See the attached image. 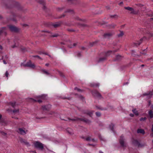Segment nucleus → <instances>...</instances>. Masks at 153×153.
Returning <instances> with one entry per match:
<instances>
[{"label": "nucleus", "mask_w": 153, "mask_h": 153, "mask_svg": "<svg viewBox=\"0 0 153 153\" xmlns=\"http://www.w3.org/2000/svg\"><path fill=\"white\" fill-rule=\"evenodd\" d=\"M2 48H3L2 46L1 45H0V49L2 50Z\"/></svg>", "instance_id": "nucleus-54"}, {"label": "nucleus", "mask_w": 153, "mask_h": 153, "mask_svg": "<svg viewBox=\"0 0 153 153\" xmlns=\"http://www.w3.org/2000/svg\"><path fill=\"white\" fill-rule=\"evenodd\" d=\"M85 140L87 141H91L93 142H96V140L94 139H91L90 137H83Z\"/></svg>", "instance_id": "nucleus-9"}, {"label": "nucleus", "mask_w": 153, "mask_h": 153, "mask_svg": "<svg viewBox=\"0 0 153 153\" xmlns=\"http://www.w3.org/2000/svg\"><path fill=\"white\" fill-rule=\"evenodd\" d=\"M60 24L59 23H58V22L56 24H54L53 25V26L54 27H57L59 26L60 25Z\"/></svg>", "instance_id": "nucleus-25"}, {"label": "nucleus", "mask_w": 153, "mask_h": 153, "mask_svg": "<svg viewBox=\"0 0 153 153\" xmlns=\"http://www.w3.org/2000/svg\"><path fill=\"white\" fill-rule=\"evenodd\" d=\"M3 63L4 64H7V63L6 62V61L4 60L3 61Z\"/></svg>", "instance_id": "nucleus-52"}, {"label": "nucleus", "mask_w": 153, "mask_h": 153, "mask_svg": "<svg viewBox=\"0 0 153 153\" xmlns=\"http://www.w3.org/2000/svg\"><path fill=\"white\" fill-rule=\"evenodd\" d=\"M37 101L39 103H40V102H42V101L40 100H37Z\"/></svg>", "instance_id": "nucleus-50"}, {"label": "nucleus", "mask_w": 153, "mask_h": 153, "mask_svg": "<svg viewBox=\"0 0 153 153\" xmlns=\"http://www.w3.org/2000/svg\"><path fill=\"white\" fill-rule=\"evenodd\" d=\"M33 57H38V58H39V59H40V58L38 56H34Z\"/></svg>", "instance_id": "nucleus-45"}, {"label": "nucleus", "mask_w": 153, "mask_h": 153, "mask_svg": "<svg viewBox=\"0 0 153 153\" xmlns=\"http://www.w3.org/2000/svg\"><path fill=\"white\" fill-rule=\"evenodd\" d=\"M1 115L0 114V119L1 118Z\"/></svg>", "instance_id": "nucleus-62"}, {"label": "nucleus", "mask_w": 153, "mask_h": 153, "mask_svg": "<svg viewBox=\"0 0 153 153\" xmlns=\"http://www.w3.org/2000/svg\"><path fill=\"white\" fill-rule=\"evenodd\" d=\"M123 32H121L120 34H118V36L119 37H121L123 36Z\"/></svg>", "instance_id": "nucleus-31"}, {"label": "nucleus", "mask_w": 153, "mask_h": 153, "mask_svg": "<svg viewBox=\"0 0 153 153\" xmlns=\"http://www.w3.org/2000/svg\"><path fill=\"white\" fill-rule=\"evenodd\" d=\"M92 94L93 95L95 96L98 97H100L101 96V94L97 91H94L92 92Z\"/></svg>", "instance_id": "nucleus-7"}, {"label": "nucleus", "mask_w": 153, "mask_h": 153, "mask_svg": "<svg viewBox=\"0 0 153 153\" xmlns=\"http://www.w3.org/2000/svg\"><path fill=\"white\" fill-rule=\"evenodd\" d=\"M42 71L43 72V73L47 75H49V73L47 71L45 70H43Z\"/></svg>", "instance_id": "nucleus-30"}, {"label": "nucleus", "mask_w": 153, "mask_h": 153, "mask_svg": "<svg viewBox=\"0 0 153 153\" xmlns=\"http://www.w3.org/2000/svg\"><path fill=\"white\" fill-rule=\"evenodd\" d=\"M51 106L50 105H45L42 106V109L44 110H48V109L51 107Z\"/></svg>", "instance_id": "nucleus-13"}, {"label": "nucleus", "mask_w": 153, "mask_h": 153, "mask_svg": "<svg viewBox=\"0 0 153 153\" xmlns=\"http://www.w3.org/2000/svg\"><path fill=\"white\" fill-rule=\"evenodd\" d=\"M68 119L69 121H71V120L75 121V120H77V119Z\"/></svg>", "instance_id": "nucleus-38"}, {"label": "nucleus", "mask_w": 153, "mask_h": 153, "mask_svg": "<svg viewBox=\"0 0 153 153\" xmlns=\"http://www.w3.org/2000/svg\"><path fill=\"white\" fill-rule=\"evenodd\" d=\"M99 153H103L102 151H100V152H99Z\"/></svg>", "instance_id": "nucleus-61"}, {"label": "nucleus", "mask_w": 153, "mask_h": 153, "mask_svg": "<svg viewBox=\"0 0 153 153\" xmlns=\"http://www.w3.org/2000/svg\"><path fill=\"white\" fill-rule=\"evenodd\" d=\"M16 47H17V46L16 45H15L12 46V48H15Z\"/></svg>", "instance_id": "nucleus-47"}, {"label": "nucleus", "mask_w": 153, "mask_h": 153, "mask_svg": "<svg viewBox=\"0 0 153 153\" xmlns=\"http://www.w3.org/2000/svg\"><path fill=\"white\" fill-rule=\"evenodd\" d=\"M133 143L135 146L139 147H142L146 145V143H140L137 140H134L133 141Z\"/></svg>", "instance_id": "nucleus-3"}, {"label": "nucleus", "mask_w": 153, "mask_h": 153, "mask_svg": "<svg viewBox=\"0 0 153 153\" xmlns=\"http://www.w3.org/2000/svg\"><path fill=\"white\" fill-rule=\"evenodd\" d=\"M132 112L134 113L135 115L138 116L139 115L138 112L137 111L136 109H134L132 110Z\"/></svg>", "instance_id": "nucleus-17"}, {"label": "nucleus", "mask_w": 153, "mask_h": 153, "mask_svg": "<svg viewBox=\"0 0 153 153\" xmlns=\"http://www.w3.org/2000/svg\"><path fill=\"white\" fill-rule=\"evenodd\" d=\"M121 57V56L120 55H118L117 56V59H118L120 58Z\"/></svg>", "instance_id": "nucleus-43"}, {"label": "nucleus", "mask_w": 153, "mask_h": 153, "mask_svg": "<svg viewBox=\"0 0 153 153\" xmlns=\"http://www.w3.org/2000/svg\"><path fill=\"white\" fill-rule=\"evenodd\" d=\"M91 86L92 87H99V83H93L91 84Z\"/></svg>", "instance_id": "nucleus-24"}, {"label": "nucleus", "mask_w": 153, "mask_h": 153, "mask_svg": "<svg viewBox=\"0 0 153 153\" xmlns=\"http://www.w3.org/2000/svg\"><path fill=\"white\" fill-rule=\"evenodd\" d=\"M58 36V34L57 33L54 34L52 35V36L53 37H56L57 36Z\"/></svg>", "instance_id": "nucleus-35"}, {"label": "nucleus", "mask_w": 153, "mask_h": 153, "mask_svg": "<svg viewBox=\"0 0 153 153\" xmlns=\"http://www.w3.org/2000/svg\"><path fill=\"white\" fill-rule=\"evenodd\" d=\"M96 116L98 117H100V116L101 115V113L99 112H96Z\"/></svg>", "instance_id": "nucleus-28"}, {"label": "nucleus", "mask_w": 153, "mask_h": 153, "mask_svg": "<svg viewBox=\"0 0 153 153\" xmlns=\"http://www.w3.org/2000/svg\"><path fill=\"white\" fill-rule=\"evenodd\" d=\"M115 26V25L114 24H112L111 25V27L113 28Z\"/></svg>", "instance_id": "nucleus-40"}, {"label": "nucleus", "mask_w": 153, "mask_h": 153, "mask_svg": "<svg viewBox=\"0 0 153 153\" xmlns=\"http://www.w3.org/2000/svg\"><path fill=\"white\" fill-rule=\"evenodd\" d=\"M20 142H21V143H23L25 144L27 146H30L29 143H28L27 141L24 139H21L20 140Z\"/></svg>", "instance_id": "nucleus-10"}, {"label": "nucleus", "mask_w": 153, "mask_h": 153, "mask_svg": "<svg viewBox=\"0 0 153 153\" xmlns=\"http://www.w3.org/2000/svg\"><path fill=\"white\" fill-rule=\"evenodd\" d=\"M63 8L62 7L61 8H57V10L58 11H60L61 10H62L63 9Z\"/></svg>", "instance_id": "nucleus-36"}, {"label": "nucleus", "mask_w": 153, "mask_h": 153, "mask_svg": "<svg viewBox=\"0 0 153 153\" xmlns=\"http://www.w3.org/2000/svg\"><path fill=\"white\" fill-rule=\"evenodd\" d=\"M120 143L121 146L123 147H124L126 146V144L124 141V139L123 136H121L120 137Z\"/></svg>", "instance_id": "nucleus-4"}, {"label": "nucleus", "mask_w": 153, "mask_h": 153, "mask_svg": "<svg viewBox=\"0 0 153 153\" xmlns=\"http://www.w3.org/2000/svg\"><path fill=\"white\" fill-rule=\"evenodd\" d=\"M115 16H117L116 15H114L112 16V17H115Z\"/></svg>", "instance_id": "nucleus-58"}, {"label": "nucleus", "mask_w": 153, "mask_h": 153, "mask_svg": "<svg viewBox=\"0 0 153 153\" xmlns=\"http://www.w3.org/2000/svg\"><path fill=\"white\" fill-rule=\"evenodd\" d=\"M100 139L101 140H104L103 139V138H102V137H100Z\"/></svg>", "instance_id": "nucleus-57"}, {"label": "nucleus", "mask_w": 153, "mask_h": 153, "mask_svg": "<svg viewBox=\"0 0 153 153\" xmlns=\"http://www.w3.org/2000/svg\"><path fill=\"white\" fill-rule=\"evenodd\" d=\"M38 2L41 4H43L44 1V0H40L38 1Z\"/></svg>", "instance_id": "nucleus-34"}, {"label": "nucleus", "mask_w": 153, "mask_h": 153, "mask_svg": "<svg viewBox=\"0 0 153 153\" xmlns=\"http://www.w3.org/2000/svg\"><path fill=\"white\" fill-rule=\"evenodd\" d=\"M116 52V51H109L106 53V56H108L110 55V53H113L114 52Z\"/></svg>", "instance_id": "nucleus-18"}, {"label": "nucleus", "mask_w": 153, "mask_h": 153, "mask_svg": "<svg viewBox=\"0 0 153 153\" xmlns=\"http://www.w3.org/2000/svg\"><path fill=\"white\" fill-rule=\"evenodd\" d=\"M106 59V58L105 57H102L101 58H100L99 60V61H103L104 60H105Z\"/></svg>", "instance_id": "nucleus-32"}, {"label": "nucleus", "mask_w": 153, "mask_h": 153, "mask_svg": "<svg viewBox=\"0 0 153 153\" xmlns=\"http://www.w3.org/2000/svg\"><path fill=\"white\" fill-rule=\"evenodd\" d=\"M152 133H151L150 134V136L151 137H153V131H152Z\"/></svg>", "instance_id": "nucleus-46"}, {"label": "nucleus", "mask_w": 153, "mask_h": 153, "mask_svg": "<svg viewBox=\"0 0 153 153\" xmlns=\"http://www.w3.org/2000/svg\"><path fill=\"white\" fill-rule=\"evenodd\" d=\"M74 89L75 90H76L78 92H81L82 91V90H81V89H80L79 88H78L76 87L75 88H74Z\"/></svg>", "instance_id": "nucleus-29"}, {"label": "nucleus", "mask_w": 153, "mask_h": 153, "mask_svg": "<svg viewBox=\"0 0 153 153\" xmlns=\"http://www.w3.org/2000/svg\"><path fill=\"white\" fill-rule=\"evenodd\" d=\"M93 112V111H88L87 112V114L89 115L90 116H91Z\"/></svg>", "instance_id": "nucleus-27"}, {"label": "nucleus", "mask_w": 153, "mask_h": 153, "mask_svg": "<svg viewBox=\"0 0 153 153\" xmlns=\"http://www.w3.org/2000/svg\"><path fill=\"white\" fill-rule=\"evenodd\" d=\"M9 75L7 71L5 73V76L7 77H8V75Z\"/></svg>", "instance_id": "nucleus-37"}, {"label": "nucleus", "mask_w": 153, "mask_h": 153, "mask_svg": "<svg viewBox=\"0 0 153 153\" xmlns=\"http://www.w3.org/2000/svg\"><path fill=\"white\" fill-rule=\"evenodd\" d=\"M21 66L24 67H28L32 68H34L35 67V66L34 64H32L30 61H29L27 62L26 64L22 63Z\"/></svg>", "instance_id": "nucleus-2"}, {"label": "nucleus", "mask_w": 153, "mask_h": 153, "mask_svg": "<svg viewBox=\"0 0 153 153\" xmlns=\"http://www.w3.org/2000/svg\"><path fill=\"white\" fill-rule=\"evenodd\" d=\"M141 53L143 54V55H145L146 53V52H141Z\"/></svg>", "instance_id": "nucleus-51"}, {"label": "nucleus", "mask_w": 153, "mask_h": 153, "mask_svg": "<svg viewBox=\"0 0 153 153\" xmlns=\"http://www.w3.org/2000/svg\"><path fill=\"white\" fill-rule=\"evenodd\" d=\"M130 116L131 117H133L134 115L133 114H130Z\"/></svg>", "instance_id": "nucleus-49"}, {"label": "nucleus", "mask_w": 153, "mask_h": 153, "mask_svg": "<svg viewBox=\"0 0 153 153\" xmlns=\"http://www.w3.org/2000/svg\"><path fill=\"white\" fill-rule=\"evenodd\" d=\"M146 119V117H144V118L142 117L140 119L141 121L145 120Z\"/></svg>", "instance_id": "nucleus-33"}, {"label": "nucleus", "mask_w": 153, "mask_h": 153, "mask_svg": "<svg viewBox=\"0 0 153 153\" xmlns=\"http://www.w3.org/2000/svg\"><path fill=\"white\" fill-rule=\"evenodd\" d=\"M10 104L14 108L16 106L15 102H10Z\"/></svg>", "instance_id": "nucleus-23"}, {"label": "nucleus", "mask_w": 153, "mask_h": 153, "mask_svg": "<svg viewBox=\"0 0 153 153\" xmlns=\"http://www.w3.org/2000/svg\"><path fill=\"white\" fill-rule=\"evenodd\" d=\"M65 16V15L63 14L60 17H59L58 18H62V17H64V16Z\"/></svg>", "instance_id": "nucleus-44"}, {"label": "nucleus", "mask_w": 153, "mask_h": 153, "mask_svg": "<svg viewBox=\"0 0 153 153\" xmlns=\"http://www.w3.org/2000/svg\"><path fill=\"white\" fill-rule=\"evenodd\" d=\"M123 4V2H121L120 3H119V4L120 5L121 4Z\"/></svg>", "instance_id": "nucleus-56"}, {"label": "nucleus", "mask_w": 153, "mask_h": 153, "mask_svg": "<svg viewBox=\"0 0 153 153\" xmlns=\"http://www.w3.org/2000/svg\"><path fill=\"white\" fill-rule=\"evenodd\" d=\"M150 34V36H153V34L151 33V34Z\"/></svg>", "instance_id": "nucleus-60"}, {"label": "nucleus", "mask_w": 153, "mask_h": 153, "mask_svg": "<svg viewBox=\"0 0 153 153\" xmlns=\"http://www.w3.org/2000/svg\"><path fill=\"white\" fill-rule=\"evenodd\" d=\"M35 147L39 149L42 150L44 148L43 144L38 141H36L34 143Z\"/></svg>", "instance_id": "nucleus-1"}, {"label": "nucleus", "mask_w": 153, "mask_h": 153, "mask_svg": "<svg viewBox=\"0 0 153 153\" xmlns=\"http://www.w3.org/2000/svg\"><path fill=\"white\" fill-rule=\"evenodd\" d=\"M1 133L3 135H5L7 134L6 133H5L3 131L1 132Z\"/></svg>", "instance_id": "nucleus-39"}, {"label": "nucleus", "mask_w": 153, "mask_h": 153, "mask_svg": "<svg viewBox=\"0 0 153 153\" xmlns=\"http://www.w3.org/2000/svg\"><path fill=\"white\" fill-rule=\"evenodd\" d=\"M112 35V33H108L105 34L104 35V36L105 38H108Z\"/></svg>", "instance_id": "nucleus-12"}, {"label": "nucleus", "mask_w": 153, "mask_h": 153, "mask_svg": "<svg viewBox=\"0 0 153 153\" xmlns=\"http://www.w3.org/2000/svg\"><path fill=\"white\" fill-rule=\"evenodd\" d=\"M44 31V32H47V33H50V32H49L48 31Z\"/></svg>", "instance_id": "nucleus-59"}, {"label": "nucleus", "mask_w": 153, "mask_h": 153, "mask_svg": "<svg viewBox=\"0 0 153 153\" xmlns=\"http://www.w3.org/2000/svg\"><path fill=\"white\" fill-rule=\"evenodd\" d=\"M85 121L86 122V123H90V121L88 120H85Z\"/></svg>", "instance_id": "nucleus-41"}, {"label": "nucleus", "mask_w": 153, "mask_h": 153, "mask_svg": "<svg viewBox=\"0 0 153 153\" xmlns=\"http://www.w3.org/2000/svg\"><path fill=\"white\" fill-rule=\"evenodd\" d=\"M151 130L152 131H153V125H152Z\"/></svg>", "instance_id": "nucleus-55"}, {"label": "nucleus", "mask_w": 153, "mask_h": 153, "mask_svg": "<svg viewBox=\"0 0 153 153\" xmlns=\"http://www.w3.org/2000/svg\"><path fill=\"white\" fill-rule=\"evenodd\" d=\"M137 133H141L144 134H145V131L144 130L142 129H138L137 130Z\"/></svg>", "instance_id": "nucleus-14"}, {"label": "nucleus", "mask_w": 153, "mask_h": 153, "mask_svg": "<svg viewBox=\"0 0 153 153\" xmlns=\"http://www.w3.org/2000/svg\"><path fill=\"white\" fill-rule=\"evenodd\" d=\"M65 12L70 13L71 14H72L74 13L73 10L70 9L68 10Z\"/></svg>", "instance_id": "nucleus-22"}, {"label": "nucleus", "mask_w": 153, "mask_h": 153, "mask_svg": "<svg viewBox=\"0 0 153 153\" xmlns=\"http://www.w3.org/2000/svg\"><path fill=\"white\" fill-rule=\"evenodd\" d=\"M44 95H42V96H39V97L41 98L42 99H45L44 98Z\"/></svg>", "instance_id": "nucleus-42"}, {"label": "nucleus", "mask_w": 153, "mask_h": 153, "mask_svg": "<svg viewBox=\"0 0 153 153\" xmlns=\"http://www.w3.org/2000/svg\"><path fill=\"white\" fill-rule=\"evenodd\" d=\"M153 94V93L152 91H150L143 94V96H148L149 98H150Z\"/></svg>", "instance_id": "nucleus-6"}, {"label": "nucleus", "mask_w": 153, "mask_h": 153, "mask_svg": "<svg viewBox=\"0 0 153 153\" xmlns=\"http://www.w3.org/2000/svg\"><path fill=\"white\" fill-rule=\"evenodd\" d=\"M125 8L127 10H130L131 11V13H133L134 12V9L131 7H125Z\"/></svg>", "instance_id": "nucleus-11"}, {"label": "nucleus", "mask_w": 153, "mask_h": 153, "mask_svg": "<svg viewBox=\"0 0 153 153\" xmlns=\"http://www.w3.org/2000/svg\"><path fill=\"white\" fill-rule=\"evenodd\" d=\"M13 113H14V114H18L19 112V110L17 109V110H14L13 111Z\"/></svg>", "instance_id": "nucleus-26"}, {"label": "nucleus", "mask_w": 153, "mask_h": 153, "mask_svg": "<svg viewBox=\"0 0 153 153\" xmlns=\"http://www.w3.org/2000/svg\"><path fill=\"white\" fill-rule=\"evenodd\" d=\"M144 38H145V37H143V38H142V39H140V42H138L135 43V45H136V46H138V45H139L142 42V40Z\"/></svg>", "instance_id": "nucleus-19"}, {"label": "nucleus", "mask_w": 153, "mask_h": 153, "mask_svg": "<svg viewBox=\"0 0 153 153\" xmlns=\"http://www.w3.org/2000/svg\"><path fill=\"white\" fill-rule=\"evenodd\" d=\"M76 43H74L73 44V45H69L68 47L70 48H73L75 47L76 45Z\"/></svg>", "instance_id": "nucleus-21"}, {"label": "nucleus", "mask_w": 153, "mask_h": 153, "mask_svg": "<svg viewBox=\"0 0 153 153\" xmlns=\"http://www.w3.org/2000/svg\"><path fill=\"white\" fill-rule=\"evenodd\" d=\"M49 65V64L48 63H46L45 64V65L47 66H48Z\"/></svg>", "instance_id": "nucleus-53"}, {"label": "nucleus", "mask_w": 153, "mask_h": 153, "mask_svg": "<svg viewBox=\"0 0 153 153\" xmlns=\"http://www.w3.org/2000/svg\"><path fill=\"white\" fill-rule=\"evenodd\" d=\"M67 131L70 134H74L73 130L70 128H68L67 129Z\"/></svg>", "instance_id": "nucleus-15"}, {"label": "nucleus", "mask_w": 153, "mask_h": 153, "mask_svg": "<svg viewBox=\"0 0 153 153\" xmlns=\"http://www.w3.org/2000/svg\"><path fill=\"white\" fill-rule=\"evenodd\" d=\"M138 6L139 7H142L143 6V5L141 4H138Z\"/></svg>", "instance_id": "nucleus-48"}, {"label": "nucleus", "mask_w": 153, "mask_h": 153, "mask_svg": "<svg viewBox=\"0 0 153 153\" xmlns=\"http://www.w3.org/2000/svg\"><path fill=\"white\" fill-rule=\"evenodd\" d=\"M2 28H3V29H5V27H3Z\"/></svg>", "instance_id": "nucleus-63"}, {"label": "nucleus", "mask_w": 153, "mask_h": 153, "mask_svg": "<svg viewBox=\"0 0 153 153\" xmlns=\"http://www.w3.org/2000/svg\"><path fill=\"white\" fill-rule=\"evenodd\" d=\"M18 132L19 133H20L21 134L24 135L26 133V131L22 128H19Z\"/></svg>", "instance_id": "nucleus-8"}, {"label": "nucleus", "mask_w": 153, "mask_h": 153, "mask_svg": "<svg viewBox=\"0 0 153 153\" xmlns=\"http://www.w3.org/2000/svg\"><path fill=\"white\" fill-rule=\"evenodd\" d=\"M151 108H153V105H152V106H151Z\"/></svg>", "instance_id": "nucleus-64"}, {"label": "nucleus", "mask_w": 153, "mask_h": 153, "mask_svg": "<svg viewBox=\"0 0 153 153\" xmlns=\"http://www.w3.org/2000/svg\"><path fill=\"white\" fill-rule=\"evenodd\" d=\"M114 127V125L112 123H111L109 126V127L110 129L113 131Z\"/></svg>", "instance_id": "nucleus-20"}, {"label": "nucleus", "mask_w": 153, "mask_h": 153, "mask_svg": "<svg viewBox=\"0 0 153 153\" xmlns=\"http://www.w3.org/2000/svg\"><path fill=\"white\" fill-rule=\"evenodd\" d=\"M149 114L151 118L153 117V111L152 110L149 111Z\"/></svg>", "instance_id": "nucleus-16"}, {"label": "nucleus", "mask_w": 153, "mask_h": 153, "mask_svg": "<svg viewBox=\"0 0 153 153\" xmlns=\"http://www.w3.org/2000/svg\"><path fill=\"white\" fill-rule=\"evenodd\" d=\"M9 27L10 30L12 31L17 32L18 31L17 28L15 27L13 25H9Z\"/></svg>", "instance_id": "nucleus-5"}]
</instances>
